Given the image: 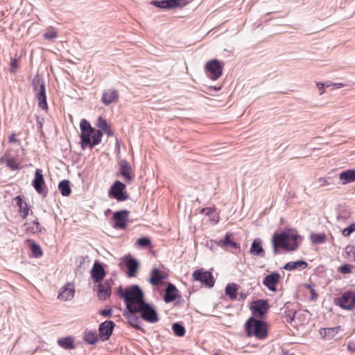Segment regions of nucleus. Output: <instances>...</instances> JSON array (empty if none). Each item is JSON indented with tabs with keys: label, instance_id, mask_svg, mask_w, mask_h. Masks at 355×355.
Segmentation results:
<instances>
[{
	"label": "nucleus",
	"instance_id": "obj_1",
	"mask_svg": "<svg viewBox=\"0 0 355 355\" xmlns=\"http://www.w3.org/2000/svg\"><path fill=\"white\" fill-rule=\"evenodd\" d=\"M299 237L300 236L293 230L275 233L271 239L274 254H277L279 249L286 251L296 250L298 248L297 240Z\"/></svg>",
	"mask_w": 355,
	"mask_h": 355
},
{
	"label": "nucleus",
	"instance_id": "obj_2",
	"mask_svg": "<svg viewBox=\"0 0 355 355\" xmlns=\"http://www.w3.org/2000/svg\"><path fill=\"white\" fill-rule=\"evenodd\" d=\"M118 293L123 299L126 309L130 313H136L137 309L145 302L144 294L137 285H132L124 290L120 288Z\"/></svg>",
	"mask_w": 355,
	"mask_h": 355
},
{
	"label": "nucleus",
	"instance_id": "obj_3",
	"mask_svg": "<svg viewBox=\"0 0 355 355\" xmlns=\"http://www.w3.org/2000/svg\"><path fill=\"white\" fill-rule=\"evenodd\" d=\"M81 130V147L85 149L86 147H92L101 141L103 132L101 130L93 128L86 119H82L80 123Z\"/></svg>",
	"mask_w": 355,
	"mask_h": 355
},
{
	"label": "nucleus",
	"instance_id": "obj_4",
	"mask_svg": "<svg viewBox=\"0 0 355 355\" xmlns=\"http://www.w3.org/2000/svg\"><path fill=\"white\" fill-rule=\"evenodd\" d=\"M245 330L248 336H255L258 339H263L267 336L266 323L262 320H257L251 317L246 322Z\"/></svg>",
	"mask_w": 355,
	"mask_h": 355
},
{
	"label": "nucleus",
	"instance_id": "obj_5",
	"mask_svg": "<svg viewBox=\"0 0 355 355\" xmlns=\"http://www.w3.org/2000/svg\"><path fill=\"white\" fill-rule=\"evenodd\" d=\"M125 184L119 180H116L111 186L108 195L110 198L116 199L119 202L125 201L129 198V196L125 191Z\"/></svg>",
	"mask_w": 355,
	"mask_h": 355
},
{
	"label": "nucleus",
	"instance_id": "obj_6",
	"mask_svg": "<svg viewBox=\"0 0 355 355\" xmlns=\"http://www.w3.org/2000/svg\"><path fill=\"white\" fill-rule=\"evenodd\" d=\"M137 313H141V317L148 322L155 323L159 321L155 308L146 302L137 309Z\"/></svg>",
	"mask_w": 355,
	"mask_h": 355
},
{
	"label": "nucleus",
	"instance_id": "obj_7",
	"mask_svg": "<svg viewBox=\"0 0 355 355\" xmlns=\"http://www.w3.org/2000/svg\"><path fill=\"white\" fill-rule=\"evenodd\" d=\"M205 68L210 73V78L216 80L221 76L223 65L220 61L214 59L208 61Z\"/></svg>",
	"mask_w": 355,
	"mask_h": 355
},
{
	"label": "nucleus",
	"instance_id": "obj_8",
	"mask_svg": "<svg viewBox=\"0 0 355 355\" xmlns=\"http://www.w3.org/2000/svg\"><path fill=\"white\" fill-rule=\"evenodd\" d=\"M112 279H107L103 283L99 282L95 286L96 295L100 300H106L110 297L112 293Z\"/></svg>",
	"mask_w": 355,
	"mask_h": 355
},
{
	"label": "nucleus",
	"instance_id": "obj_9",
	"mask_svg": "<svg viewBox=\"0 0 355 355\" xmlns=\"http://www.w3.org/2000/svg\"><path fill=\"white\" fill-rule=\"evenodd\" d=\"M32 184L39 194L43 195L44 196H46L47 189L45 185L42 171L41 169H36Z\"/></svg>",
	"mask_w": 355,
	"mask_h": 355
},
{
	"label": "nucleus",
	"instance_id": "obj_10",
	"mask_svg": "<svg viewBox=\"0 0 355 355\" xmlns=\"http://www.w3.org/2000/svg\"><path fill=\"white\" fill-rule=\"evenodd\" d=\"M130 211L121 210L114 213L112 218L114 221L113 227L116 229L124 230L127 226Z\"/></svg>",
	"mask_w": 355,
	"mask_h": 355
},
{
	"label": "nucleus",
	"instance_id": "obj_11",
	"mask_svg": "<svg viewBox=\"0 0 355 355\" xmlns=\"http://www.w3.org/2000/svg\"><path fill=\"white\" fill-rule=\"evenodd\" d=\"M342 309L351 310L355 307V293L345 292L338 299L337 303Z\"/></svg>",
	"mask_w": 355,
	"mask_h": 355
},
{
	"label": "nucleus",
	"instance_id": "obj_12",
	"mask_svg": "<svg viewBox=\"0 0 355 355\" xmlns=\"http://www.w3.org/2000/svg\"><path fill=\"white\" fill-rule=\"evenodd\" d=\"M193 277L195 280L203 283L208 287H212L214 285V277L209 271L195 270L193 273Z\"/></svg>",
	"mask_w": 355,
	"mask_h": 355
},
{
	"label": "nucleus",
	"instance_id": "obj_13",
	"mask_svg": "<svg viewBox=\"0 0 355 355\" xmlns=\"http://www.w3.org/2000/svg\"><path fill=\"white\" fill-rule=\"evenodd\" d=\"M187 1L186 0H162V1H152L150 3L159 8H174L176 7H181L186 5Z\"/></svg>",
	"mask_w": 355,
	"mask_h": 355
},
{
	"label": "nucleus",
	"instance_id": "obj_14",
	"mask_svg": "<svg viewBox=\"0 0 355 355\" xmlns=\"http://www.w3.org/2000/svg\"><path fill=\"white\" fill-rule=\"evenodd\" d=\"M114 326L115 324L112 320H106L99 325V334L103 340H107L109 339L112 334Z\"/></svg>",
	"mask_w": 355,
	"mask_h": 355
},
{
	"label": "nucleus",
	"instance_id": "obj_15",
	"mask_svg": "<svg viewBox=\"0 0 355 355\" xmlns=\"http://www.w3.org/2000/svg\"><path fill=\"white\" fill-rule=\"evenodd\" d=\"M74 285L71 283H67L61 288L58 299L62 301L71 300L74 296Z\"/></svg>",
	"mask_w": 355,
	"mask_h": 355
},
{
	"label": "nucleus",
	"instance_id": "obj_16",
	"mask_svg": "<svg viewBox=\"0 0 355 355\" xmlns=\"http://www.w3.org/2000/svg\"><path fill=\"white\" fill-rule=\"evenodd\" d=\"M269 308L268 303L266 300H258L253 302L251 304L250 309L254 315L263 316Z\"/></svg>",
	"mask_w": 355,
	"mask_h": 355
},
{
	"label": "nucleus",
	"instance_id": "obj_17",
	"mask_svg": "<svg viewBox=\"0 0 355 355\" xmlns=\"http://www.w3.org/2000/svg\"><path fill=\"white\" fill-rule=\"evenodd\" d=\"M0 163L5 164L7 167L13 171L20 168L19 163L17 162L15 157L8 151L6 152L0 158Z\"/></svg>",
	"mask_w": 355,
	"mask_h": 355
},
{
	"label": "nucleus",
	"instance_id": "obj_18",
	"mask_svg": "<svg viewBox=\"0 0 355 355\" xmlns=\"http://www.w3.org/2000/svg\"><path fill=\"white\" fill-rule=\"evenodd\" d=\"M91 275L94 282H101L105 276V270L102 264L96 261L91 270Z\"/></svg>",
	"mask_w": 355,
	"mask_h": 355
},
{
	"label": "nucleus",
	"instance_id": "obj_19",
	"mask_svg": "<svg viewBox=\"0 0 355 355\" xmlns=\"http://www.w3.org/2000/svg\"><path fill=\"white\" fill-rule=\"evenodd\" d=\"M119 173L123 177L126 182H130L133 179V175H131V166L125 159L119 161Z\"/></svg>",
	"mask_w": 355,
	"mask_h": 355
},
{
	"label": "nucleus",
	"instance_id": "obj_20",
	"mask_svg": "<svg viewBox=\"0 0 355 355\" xmlns=\"http://www.w3.org/2000/svg\"><path fill=\"white\" fill-rule=\"evenodd\" d=\"M123 261L128 269V275L135 277L139 268L138 261L130 255L124 257Z\"/></svg>",
	"mask_w": 355,
	"mask_h": 355
},
{
	"label": "nucleus",
	"instance_id": "obj_21",
	"mask_svg": "<svg viewBox=\"0 0 355 355\" xmlns=\"http://www.w3.org/2000/svg\"><path fill=\"white\" fill-rule=\"evenodd\" d=\"M280 279V275L278 272H274L265 277L263 284L266 286L270 291H275L277 290L276 285Z\"/></svg>",
	"mask_w": 355,
	"mask_h": 355
},
{
	"label": "nucleus",
	"instance_id": "obj_22",
	"mask_svg": "<svg viewBox=\"0 0 355 355\" xmlns=\"http://www.w3.org/2000/svg\"><path fill=\"white\" fill-rule=\"evenodd\" d=\"M119 93L116 89H110L105 90L103 92L101 101L105 105H108L112 103H115L118 101Z\"/></svg>",
	"mask_w": 355,
	"mask_h": 355
},
{
	"label": "nucleus",
	"instance_id": "obj_23",
	"mask_svg": "<svg viewBox=\"0 0 355 355\" xmlns=\"http://www.w3.org/2000/svg\"><path fill=\"white\" fill-rule=\"evenodd\" d=\"M178 295L177 288L171 283H169L166 288L164 294V301L166 303L171 302L176 300Z\"/></svg>",
	"mask_w": 355,
	"mask_h": 355
},
{
	"label": "nucleus",
	"instance_id": "obj_24",
	"mask_svg": "<svg viewBox=\"0 0 355 355\" xmlns=\"http://www.w3.org/2000/svg\"><path fill=\"white\" fill-rule=\"evenodd\" d=\"M339 179L342 184L355 182V170L348 169L339 174Z\"/></svg>",
	"mask_w": 355,
	"mask_h": 355
},
{
	"label": "nucleus",
	"instance_id": "obj_25",
	"mask_svg": "<svg viewBox=\"0 0 355 355\" xmlns=\"http://www.w3.org/2000/svg\"><path fill=\"white\" fill-rule=\"evenodd\" d=\"M250 252L255 256L261 257H265V251L261 245V241L260 239H255L251 245Z\"/></svg>",
	"mask_w": 355,
	"mask_h": 355
},
{
	"label": "nucleus",
	"instance_id": "obj_26",
	"mask_svg": "<svg viewBox=\"0 0 355 355\" xmlns=\"http://www.w3.org/2000/svg\"><path fill=\"white\" fill-rule=\"evenodd\" d=\"M35 97L39 103L38 105L40 108L44 110L47 108L46 96L45 86H42L40 90L35 93Z\"/></svg>",
	"mask_w": 355,
	"mask_h": 355
},
{
	"label": "nucleus",
	"instance_id": "obj_27",
	"mask_svg": "<svg viewBox=\"0 0 355 355\" xmlns=\"http://www.w3.org/2000/svg\"><path fill=\"white\" fill-rule=\"evenodd\" d=\"M232 233H226L225 238L219 241L218 245L223 248H237L239 247V244L231 240Z\"/></svg>",
	"mask_w": 355,
	"mask_h": 355
},
{
	"label": "nucleus",
	"instance_id": "obj_28",
	"mask_svg": "<svg viewBox=\"0 0 355 355\" xmlns=\"http://www.w3.org/2000/svg\"><path fill=\"white\" fill-rule=\"evenodd\" d=\"M15 200L17 205L19 208L21 216L22 218H26L28 214L29 211L27 203L20 196H17L15 198Z\"/></svg>",
	"mask_w": 355,
	"mask_h": 355
},
{
	"label": "nucleus",
	"instance_id": "obj_29",
	"mask_svg": "<svg viewBox=\"0 0 355 355\" xmlns=\"http://www.w3.org/2000/svg\"><path fill=\"white\" fill-rule=\"evenodd\" d=\"M308 264L304 261H291L284 265V269L286 270H293L296 268L305 269L307 267Z\"/></svg>",
	"mask_w": 355,
	"mask_h": 355
},
{
	"label": "nucleus",
	"instance_id": "obj_30",
	"mask_svg": "<svg viewBox=\"0 0 355 355\" xmlns=\"http://www.w3.org/2000/svg\"><path fill=\"white\" fill-rule=\"evenodd\" d=\"M164 279L163 275H162L157 268H155L151 272V277L150 279V283L153 286H158Z\"/></svg>",
	"mask_w": 355,
	"mask_h": 355
},
{
	"label": "nucleus",
	"instance_id": "obj_31",
	"mask_svg": "<svg viewBox=\"0 0 355 355\" xmlns=\"http://www.w3.org/2000/svg\"><path fill=\"white\" fill-rule=\"evenodd\" d=\"M69 183V180H64L60 181L58 184V189L63 196H69L71 193Z\"/></svg>",
	"mask_w": 355,
	"mask_h": 355
},
{
	"label": "nucleus",
	"instance_id": "obj_32",
	"mask_svg": "<svg viewBox=\"0 0 355 355\" xmlns=\"http://www.w3.org/2000/svg\"><path fill=\"white\" fill-rule=\"evenodd\" d=\"M310 240L314 244H322L326 242L327 236L324 233H312L310 235Z\"/></svg>",
	"mask_w": 355,
	"mask_h": 355
},
{
	"label": "nucleus",
	"instance_id": "obj_33",
	"mask_svg": "<svg viewBox=\"0 0 355 355\" xmlns=\"http://www.w3.org/2000/svg\"><path fill=\"white\" fill-rule=\"evenodd\" d=\"M238 290V286L236 284H229L226 286L225 288V294L229 296V297L234 300L236 299V293Z\"/></svg>",
	"mask_w": 355,
	"mask_h": 355
},
{
	"label": "nucleus",
	"instance_id": "obj_34",
	"mask_svg": "<svg viewBox=\"0 0 355 355\" xmlns=\"http://www.w3.org/2000/svg\"><path fill=\"white\" fill-rule=\"evenodd\" d=\"M127 318L129 324L134 328L137 329H141L140 327V319L139 317L136 316L135 313L127 314Z\"/></svg>",
	"mask_w": 355,
	"mask_h": 355
},
{
	"label": "nucleus",
	"instance_id": "obj_35",
	"mask_svg": "<svg viewBox=\"0 0 355 355\" xmlns=\"http://www.w3.org/2000/svg\"><path fill=\"white\" fill-rule=\"evenodd\" d=\"M32 86L33 91L35 93L40 90L42 86H45L43 78L40 75H36L32 80Z\"/></svg>",
	"mask_w": 355,
	"mask_h": 355
},
{
	"label": "nucleus",
	"instance_id": "obj_36",
	"mask_svg": "<svg viewBox=\"0 0 355 355\" xmlns=\"http://www.w3.org/2000/svg\"><path fill=\"white\" fill-rule=\"evenodd\" d=\"M58 343L60 346L64 349H73L74 344L73 340L70 337L59 338Z\"/></svg>",
	"mask_w": 355,
	"mask_h": 355
},
{
	"label": "nucleus",
	"instance_id": "obj_37",
	"mask_svg": "<svg viewBox=\"0 0 355 355\" xmlns=\"http://www.w3.org/2000/svg\"><path fill=\"white\" fill-rule=\"evenodd\" d=\"M97 125L99 128L103 130L108 136H111L113 135L106 121L103 119L101 117H99Z\"/></svg>",
	"mask_w": 355,
	"mask_h": 355
},
{
	"label": "nucleus",
	"instance_id": "obj_38",
	"mask_svg": "<svg viewBox=\"0 0 355 355\" xmlns=\"http://www.w3.org/2000/svg\"><path fill=\"white\" fill-rule=\"evenodd\" d=\"M31 249L34 257L39 258L42 255V251L40 246L33 241L31 242Z\"/></svg>",
	"mask_w": 355,
	"mask_h": 355
},
{
	"label": "nucleus",
	"instance_id": "obj_39",
	"mask_svg": "<svg viewBox=\"0 0 355 355\" xmlns=\"http://www.w3.org/2000/svg\"><path fill=\"white\" fill-rule=\"evenodd\" d=\"M84 340L89 344H94L98 340L97 336L92 331L85 332Z\"/></svg>",
	"mask_w": 355,
	"mask_h": 355
},
{
	"label": "nucleus",
	"instance_id": "obj_40",
	"mask_svg": "<svg viewBox=\"0 0 355 355\" xmlns=\"http://www.w3.org/2000/svg\"><path fill=\"white\" fill-rule=\"evenodd\" d=\"M172 329L174 331L175 334L178 336H183L185 334L184 327L178 322L174 323L172 326Z\"/></svg>",
	"mask_w": 355,
	"mask_h": 355
},
{
	"label": "nucleus",
	"instance_id": "obj_41",
	"mask_svg": "<svg viewBox=\"0 0 355 355\" xmlns=\"http://www.w3.org/2000/svg\"><path fill=\"white\" fill-rule=\"evenodd\" d=\"M28 232L35 234L41 231V227L37 221H33L31 225H29L26 229Z\"/></svg>",
	"mask_w": 355,
	"mask_h": 355
},
{
	"label": "nucleus",
	"instance_id": "obj_42",
	"mask_svg": "<svg viewBox=\"0 0 355 355\" xmlns=\"http://www.w3.org/2000/svg\"><path fill=\"white\" fill-rule=\"evenodd\" d=\"M296 311L293 309H289L285 311L284 319L288 323H291L295 319Z\"/></svg>",
	"mask_w": 355,
	"mask_h": 355
},
{
	"label": "nucleus",
	"instance_id": "obj_43",
	"mask_svg": "<svg viewBox=\"0 0 355 355\" xmlns=\"http://www.w3.org/2000/svg\"><path fill=\"white\" fill-rule=\"evenodd\" d=\"M57 36V32L53 28L48 29L43 35L44 38L46 40H52L56 38Z\"/></svg>",
	"mask_w": 355,
	"mask_h": 355
},
{
	"label": "nucleus",
	"instance_id": "obj_44",
	"mask_svg": "<svg viewBox=\"0 0 355 355\" xmlns=\"http://www.w3.org/2000/svg\"><path fill=\"white\" fill-rule=\"evenodd\" d=\"M354 232H355V223L350 224L347 227L343 229L342 234L344 236H349Z\"/></svg>",
	"mask_w": 355,
	"mask_h": 355
},
{
	"label": "nucleus",
	"instance_id": "obj_45",
	"mask_svg": "<svg viewBox=\"0 0 355 355\" xmlns=\"http://www.w3.org/2000/svg\"><path fill=\"white\" fill-rule=\"evenodd\" d=\"M19 66L18 64V59L17 58H11L10 60V68L9 69V71L12 73H15L16 69L19 68Z\"/></svg>",
	"mask_w": 355,
	"mask_h": 355
},
{
	"label": "nucleus",
	"instance_id": "obj_46",
	"mask_svg": "<svg viewBox=\"0 0 355 355\" xmlns=\"http://www.w3.org/2000/svg\"><path fill=\"white\" fill-rule=\"evenodd\" d=\"M137 244L141 247H147L150 244V240L147 237H141L137 241Z\"/></svg>",
	"mask_w": 355,
	"mask_h": 355
},
{
	"label": "nucleus",
	"instance_id": "obj_47",
	"mask_svg": "<svg viewBox=\"0 0 355 355\" xmlns=\"http://www.w3.org/2000/svg\"><path fill=\"white\" fill-rule=\"evenodd\" d=\"M338 271L343 274H349L352 272V266L349 264H344L339 267Z\"/></svg>",
	"mask_w": 355,
	"mask_h": 355
},
{
	"label": "nucleus",
	"instance_id": "obj_48",
	"mask_svg": "<svg viewBox=\"0 0 355 355\" xmlns=\"http://www.w3.org/2000/svg\"><path fill=\"white\" fill-rule=\"evenodd\" d=\"M318 182L319 183V187H320L327 186L329 184L328 180L324 178H320L318 180Z\"/></svg>",
	"mask_w": 355,
	"mask_h": 355
},
{
	"label": "nucleus",
	"instance_id": "obj_49",
	"mask_svg": "<svg viewBox=\"0 0 355 355\" xmlns=\"http://www.w3.org/2000/svg\"><path fill=\"white\" fill-rule=\"evenodd\" d=\"M100 314L104 317H110L112 314V309H103L100 311Z\"/></svg>",
	"mask_w": 355,
	"mask_h": 355
},
{
	"label": "nucleus",
	"instance_id": "obj_50",
	"mask_svg": "<svg viewBox=\"0 0 355 355\" xmlns=\"http://www.w3.org/2000/svg\"><path fill=\"white\" fill-rule=\"evenodd\" d=\"M317 85H318V89L320 91V94H322L324 92V88L325 84L320 83H317Z\"/></svg>",
	"mask_w": 355,
	"mask_h": 355
},
{
	"label": "nucleus",
	"instance_id": "obj_51",
	"mask_svg": "<svg viewBox=\"0 0 355 355\" xmlns=\"http://www.w3.org/2000/svg\"><path fill=\"white\" fill-rule=\"evenodd\" d=\"M311 300H315L317 298L318 295H317V293L315 292V291L314 290V288H311Z\"/></svg>",
	"mask_w": 355,
	"mask_h": 355
},
{
	"label": "nucleus",
	"instance_id": "obj_52",
	"mask_svg": "<svg viewBox=\"0 0 355 355\" xmlns=\"http://www.w3.org/2000/svg\"><path fill=\"white\" fill-rule=\"evenodd\" d=\"M347 347L349 351H354V347H355V344L353 343H349Z\"/></svg>",
	"mask_w": 355,
	"mask_h": 355
},
{
	"label": "nucleus",
	"instance_id": "obj_53",
	"mask_svg": "<svg viewBox=\"0 0 355 355\" xmlns=\"http://www.w3.org/2000/svg\"><path fill=\"white\" fill-rule=\"evenodd\" d=\"M334 85L336 87V88H341L345 86V84L343 83H334Z\"/></svg>",
	"mask_w": 355,
	"mask_h": 355
},
{
	"label": "nucleus",
	"instance_id": "obj_54",
	"mask_svg": "<svg viewBox=\"0 0 355 355\" xmlns=\"http://www.w3.org/2000/svg\"><path fill=\"white\" fill-rule=\"evenodd\" d=\"M16 138H15V135H10V137H9V142H15L16 141Z\"/></svg>",
	"mask_w": 355,
	"mask_h": 355
},
{
	"label": "nucleus",
	"instance_id": "obj_55",
	"mask_svg": "<svg viewBox=\"0 0 355 355\" xmlns=\"http://www.w3.org/2000/svg\"><path fill=\"white\" fill-rule=\"evenodd\" d=\"M324 84H325L324 87H329L331 85H334V83H331V82H327Z\"/></svg>",
	"mask_w": 355,
	"mask_h": 355
},
{
	"label": "nucleus",
	"instance_id": "obj_56",
	"mask_svg": "<svg viewBox=\"0 0 355 355\" xmlns=\"http://www.w3.org/2000/svg\"><path fill=\"white\" fill-rule=\"evenodd\" d=\"M336 329H339V327H338L336 328H329V329H327V331L329 332H330V331L334 332Z\"/></svg>",
	"mask_w": 355,
	"mask_h": 355
},
{
	"label": "nucleus",
	"instance_id": "obj_57",
	"mask_svg": "<svg viewBox=\"0 0 355 355\" xmlns=\"http://www.w3.org/2000/svg\"><path fill=\"white\" fill-rule=\"evenodd\" d=\"M210 89H214L215 91H218L220 89V87L216 88V87H210Z\"/></svg>",
	"mask_w": 355,
	"mask_h": 355
},
{
	"label": "nucleus",
	"instance_id": "obj_58",
	"mask_svg": "<svg viewBox=\"0 0 355 355\" xmlns=\"http://www.w3.org/2000/svg\"><path fill=\"white\" fill-rule=\"evenodd\" d=\"M306 287L307 288H309L310 290H311V288H313L311 286V285H310V284H306Z\"/></svg>",
	"mask_w": 355,
	"mask_h": 355
},
{
	"label": "nucleus",
	"instance_id": "obj_59",
	"mask_svg": "<svg viewBox=\"0 0 355 355\" xmlns=\"http://www.w3.org/2000/svg\"><path fill=\"white\" fill-rule=\"evenodd\" d=\"M214 355H218V354H215Z\"/></svg>",
	"mask_w": 355,
	"mask_h": 355
}]
</instances>
